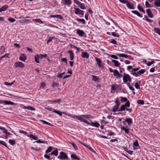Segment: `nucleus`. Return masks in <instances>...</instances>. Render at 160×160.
<instances>
[{
	"instance_id": "nucleus-1",
	"label": "nucleus",
	"mask_w": 160,
	"mask_h": 160,
	"mask_svg": "<svg viewBox=\"0 0 160 160\" xmlns=\"http://www.w3.org/2000/svg\"><path fill=\"white\" fill-rule=\"evenodd\" d=\"M116 100L115 102L116 104L114 105L112 108V111L113 112L118 111V107L119 105H120L121 102L119 101V99L118 98H117L116 99Z\"/></svg>"
},
{
	"instance_id": "nucleus-2",
	"label": "nucleus",
	"mask_w": 160,
	"mask_h": 160,
	"mask_svg": "<svg viewBox=\"0 0 160 160\" xmlns=\"http://www.w3.org/2000/svg\"><path fill=\"white\" fill-rule=\"evenodd\" d=\"M123 80V81L125 83H126L128 81L130 82H131V79L130 76L128 74H126L125 73H124Z\"/></svg>"
},
{
	"instance_id": "nucleus-3",
	"label": "nucleus",
	"mask_w": 160,
	"mask_h": 160,
	"mask_svg": "<svg viewBox=\"0 0 160 160\" xmlns=\"http://www.w3.org/2000/svg\"><path fill=\"white\" fill-rule=\"evenodd\" d=\"M59 159H65L68 158V157L66 154L64 152H60L59 155L58 157Z\"/></svg>"
},
{
	"instance_id": "nucleus-4",
	"label": "nucleus",
	"mask_w": 160,
	"mask_h": 160,
	"mask_svg": "<svg viewBox=\"0 0 160 160\" xmlns=\"http://www.w3.org/2000/svg\"><path fill=\"white\" fill-rule=\"evenodd\" d=\"M75 11L74 12L76 14L82 15L84 14V11L82 10H81L79 8H74Z\"/></svg>"
},
{
	"instance_id": "nucleus-5",
	"label": "nucleus",
	"mask_w": 160,
	"mask_h": 160,
	"mask_svg": "<svg viewBox=\"0 0 160 160\" xmlns=\"http://www.w3.org/2000/svg\"><path fill=\"white\" fill-rule=\"evenodd\" d=\"M15 66L16 68L20 67L21 68H22L25 66L24 64L20 62H15Z\"/></svg>"
},
{
	"instance_id": "nucleus-6",
	"label": "nucleus",
	"mask_w": 160,
	"mask_h": 160,
	"mask_svg": "<svg viewBox=\"0 0 160 160\" xmlns=\"http://www.w3.org/2000/svg\"><path fill=\"white\" fill-rule=\"evenodd\" d=\"M76 31H77V33L80 36L83 37L85 34V32L82 30L78 29Z\"/></svg>"
},
{
	"instance_id": "nucleus-7",
	"label": "nucleus",
	"mask_w": 160,
	"mask_h": 160,
	"mask_svg": "<svg viewBox=\"0 0 160 160\" xmlns=\"http://www.w3.org/2000/svg\"><path fill=\"white\" fill-rule=\"evenodd\" d=\"M113 75L115 76H116L118 78H121L122 77V75L120 74L118 71L116 69L114 70Z\"/></svg>"
},
{
	"instance_id": "nucleus-8",
	"label": "nucleus",
	"mask_w": 160,
	"mask_h": 160,
	"mask_svg": "<svg viewBox=\"0 0 160 160\" xmlns=\"http://www.w3.org/2000/svg\"><path fill=\"white\" fill-rule=\"evenodd\" d=\"M91 123L89 122V124H88V125H90L92 126L95 127L96 128H98L100 126V124L97 122H92L91 120H90Z\"/></svg>"
},
{
	"instance_id": "nucleus-9",
	"label": "nucleus",
	"mask_w": 160,
	"mask_h": 160,
	"mask_svg": "<svg viewBox=\"0 0 160 160\" xmlns=\"http://www.w3.org/2000/svg\"><path fill=\"white\" fill-rule=\"evenodd\" d=\"M95 60L97 62V63L98 67L101 68L102 67L101 63H102V61L100 58H98L97 57L95 58Z\"/></svg>"
},
{
	"instance_id": "nucleus-10",
	"label": "nucleus",
	"mask_w": 160,
	"mask_h": 160,
	"mask_svg": "<svg viewBox=\"0 0 160 160\" xmlns=\"http://www.w3.org/2000/svg\"><path fill=\"white\" fill-rule=\"evenodd\" d=\"M128 2L126 3V6L128 7V8L133 9L134 8L133 5L130 2H129L128 1L127 2Z\"/></svg>"
},
{
	"instance_id": "nucleus-11",
	"label": "nucleus",
	"mask_w": 160,
	"mask_h": 160,
	"mask_svg": "<svg viewBox=\"0 0 160 160\" xmlns=\"http://www.w3.org/2000/svg\"><path fill=\"white\" fill-rule=\"evenodd\" d=\"M147 13L148 15V16L150 18H152L153 15L152 12L151 11L150 9H147L146 10Z\"/></svg>"
},
{
	"instance_id": "nucleus-12",
	"label": "nucleus",
	"mask_w": 160,
	"mask_h": 160,
	"mask_svg": "<svg viewBox=\"0 0 160 160\" xmlns=\"http://www.w3.org/2000/svg\"><path fill=\"white\" fill-rule=\"evenodd\" d=\"M81 56L82 58H88L89 57V54L87 52H82Z\"/></svg>"
},
{
	"instance_id": "nucleus-13",
	"label": "nucleus",
	"mask_w": 160,
	"mask_h": 160,
	"mask_svg": "<svg viewBox=\"0 0 160 160\" xmlns=\"http://www.w3.org/2000/svg\"><path fill=\"white\" fill-rule=\"evenodd\" d=\"M68 52L70 54V60L71 61H72L74 58V55L73 52L71 50L68 51Z\"/></svg>"
},
{
	"instance_id": "nucleus-14",
	"label": "nucleus",
	"mask_w": 160,
	"mask_h": 160,
	"mask_svg": "<svg viewBox=\"0 0 160 160\" xmlns=\"http://www.w3.org/2000/svg\"><path fill=\"white\" fill-rule=\"evenodd\" d=\"M23 108L25 109H27L31 111H35V109L32 106H24L23 107Z\"/></svg>"
},
{
	"instance_id": "nucleus-15",
	"label": "nucleus",
	"mask_w": 160,
	"mask_h": 160,
	"mask_svg": "<svg viewBox=\"0 0 160 160\" xmlns=\"http://www.w3.org/2000/svg\"><path fill=\"white\" fill-rule=\"evenodd\" d=\"M19 59L21 61H24L27 59V56L22 54L21 55Z\"/></svg>"
},
{
	"instance_id": "nucleus-16",
	"label": "nucleus",
	"mask_w": 160,
	"mask_h": 160,
	"mask_svg": "<svg viewBox=\"0 0 160 160\" xmlns=\"http://www.w3.org/2000/svg\"><path fill=\"white\" fill-rule=\"evenodd\" d=\"M8 8V5H5L3 6L1 8H0V12L6 11Z\"/></svg>"
},
{
	"instance_id": "nucleus-17",
	"label": "nucleus",
	"mask_w": 160,
	"mask_h": 160,
	"mask_svg": "<svg viewBox=\"0 0 160 160\" xmlns=\"http://www.w3.org/2000/svg\"><path fill=\"white\" fill-rule=\"evenodd\" d=\"M50 18H59L60 19H63V17L60 15H51L50 16Z\"/></svg>"
},
{
	"instance_id": "nucleus-18",
	"label": "nucleus",
	"mask_w": 160,
	"mask_h": 160,
	"mask_svg": "<svg viewBox=\"0 0 160 160\" xmlns=\"http://www.w3.org/2000/svg\"><path fill=\"white\" fill-rule=\"evenodd\" d=\"M117 55L119 56V57H123L127 58L130 57L129 56H128L124 54H117Z\"/></svg>"
},
{
	"instance_id": "nucleus-19",
	"label": "nucleus",
	"mask_w": 160,
	"mask_h": 160,
	"mask_svg": "<svg viewBox=\"0 0 160 160\" xmlns=\"http://www.w3.org/2000/svg\"><path fill=\"white\" fill-rule=\"evenodd\" d=\"M62 3L65 5H69L71 3V0H62Z\"/></svg>"
},
{
	"instance_id": "nucleus-20",
	"label": "nucleus",
	"mask_w": 160,
	"mask_h": 160,
	"mask_svg": "<svg viewBox=\"0 0 160 160\" xmlns=\"http://www.w3.org/2000/svg\"><path fill=\"white\" fill-rule=\"evenodd\" d=\"M112 62L114 63V65L116 67H118L120 65V63L118 61L112 59Z\"/></svg>"
},
{
	"instance_id": "nucleus-21",
	"label": "nucleus",
	"mask_w": 160,
	"mask_h": 160,
	"mask_svg": "<svg viewBox=\"0 0 160 160\" xmlns=\"http://www.w3.org/2000/svg\"><path fill=\"white\" fill-rule=\"evenodd\" d=\"M137 8L140 11L143 12L144 13H145V10L143 9V8L139 5L138 6Z\"/></svg>"
},
{
	"instance_id": "nucleus-22",
	"label": "nucleus",
	"mask_w": 160,
	"mask_h": 160,
	"mask_svg": "<svg viewBox=\"0 0 160 160\" xmlns=\"http://www.w3.org/2000/svg\"><path fill=\"white\" fill-rule=\"evenodd\" d=\"M132 12L133 13L137 15L138 16L142 18V16L137 11H132Z\"/></svg>"
},
{
	"instance_id": "nucleus-23",
	"label": "nucleus",
	"mask_w": 160,
	"mask_h": 160,
	"mask_svg": "<svg viewBox=\"0 0 160 160\" xmlns=\"http://www.w3.org/2000/svg\"><path fill=\"white\" fill-rule=\"evenodd\" d=\"M76 20L78 22H79L83 24H85V21L83 19L77 18Z\"/></svg>"
},
{
	"instance_id": "nucleus-24",
	"label": "nucleus",
	"mask_w": 160,
	"mask_h": 160,
	"mask_svg": "<svg viewBox=\"0 0 160 160\" xmlns=\"http://www.w3.org/2000/svg\"><path fill=\"white\" fill-rule=\"evenodd\" d=\"M6 105H13L14 104V103L9 101H4V103Z\"/></svg>"
},
{
	"instance_id": "nucleus-25",
	"label": "nucleus",
	"mask_w": 160,
	"mask_h": 160,
	"mask_svg": "<svg viewBox=\"0 0 160 160\" xmlns=\"http://www.w3.org/2000/svg\"><path fill=\"white\" fill-rule=\"evenodd\" d=\"M82 116L84 118L87 119H89L90 118H92V117L90 115H82Z\"/></svg>"
},
{
	"instance_id": "nucleus-26",
	"label": "nucleus",
	"mask_w": 160,
	"mask_h": 160,
	"mask_svg": "<svg viewBox=\"0 0 160 160\" xmlns=\"http://www.w3.org/2000/svg\"><path fill=\"white\" fill-rule=\"evenodd\" d=\"M35 61L37 63H39V58H40L39 56L38 55H36L35 56Z\"/></svg>"
},
{
	"instance_id": "nucleus-27",
	"label": "nucleus",
	"mask_w": 160,
	"mask_h": 160,
	"mask_svg": "<svg viewBox=\"0 0 160 160\" xmlns=\"http://www.w3.org/2000/svg\"><path fill=\"white\" fill-rule=\"evenodd\" d=\"M71 158L74 159H77L78 160H80V159L77 156L74 154L71 155Z\"/></svg>"
},
{
	"instance_id": "nucleus-28",
	"label": "nucleus",
	"mask_w": 160,
	"mask_h": 160,
	"mask_svg": "<svg viewBox=\"0 0 160 160\" xmlns=\"http://www.w3.org/2000/svg\"><path fill=\"white\" fill-rule=\"evenodd\" d=\"M28 137H29L30 138L36 140H38V138L37 137L35 136L32 134H31L30 135H28Z\"/></svg>"
},
{
	"instance_id": "nucleus-29",
	"label": "nucleus",
	"mask_w": 160,
	"mask_h": 160,
	"mask_svg": "<svg viewBox=\"0 0 160 160\" xmlns=\"http://www.w3.org/2000/svg\"><path fill=\"white\" fill-rule=\"evenodd\" d=\"M154 4L156 6L160 7V0H156Z\"/></svg>"
},
{
	"instance_id": "nucleus-30",
	"label": "nucleus",
	"mask_w": 160,
	"mask_h": 160,
	"mask_svg": "<svg viewBox=\"0 0 160 160\" xmlns=\"http://www.w3.org/2000/svg\"><path fill=\"white\" fill-rule=\"evenodd\" d=\"M154 31L156 33L160 35V29L158 28H155L154 29Z\"/></svg>"
},
{
	"instance_id": "nucleus-31",
	"label": "nucleus",
	"mask_w": 160,
	"mask_h": 160,
	"mask_svg": "<svg viewBox=\"0 0 160 160\" xmlns=\"http://www.w3.org/2000/svg\"><path fill=\"white\" fill-rule=\"evenodd\" d=\"M126 107L124 105H122L120 107V109L118 110V112L122 111L126 109Z\"/></svg>"
},
{
	"instance_id": "nucleus-32",
	"label": "nucleus",
	"mask_w": 160,
	"mask_h": 160,
	"mask_svg": "<svg viewBox=\"0 0 160 160\" xmlns=\"http://www.w3.org/2000/svg\"><path fill=\"white\" fill-rule=\"evenodd\" d=\"M121 129L124 131L125 133L128 134L129 130L128 129H126L124 127H122L121 128Z\"/></svg>"
},
{
	"instance_id": "nucleus-33",
	"label": "nucleus",
	"mask_w": 160,
	"mask_h": 160,
	"mask_svg": "<svg viewBox=\"0 0 160 160\" xmlns=\"http://www.w3.org/2000/svg\"><path fill=\"white\" fill-rule=\"evenodd\" d=\"M125 121L127 122L128 125L131 124L132 122L131 118H127L125 120Z\"/></svg>"
},
{
	"instance_id": "nucleus-34",
	"label": "nucleus",
	"mask_w": 160,
	"mask_h": 160,
	"mask_svg": "<svg viewBox=\"0 0 160 160\" xmlns=\"http://www.w3.org/2000/svg\"><path fill=\"white\" fill-rule=\"evenodd\" d=\"M145 71L146 70L145 69H141L140 70L137 72L138 74V75L142 74L144 73Z\"/></svg>"
},
{
	"instance_id": "nucleus-35",
	"label": "nucleus",
	"mask_w": 160,
	"mask_h": 160,
	"mask_svg": "<svg viewBox=\"0 0 160 160\" xmlns=\"http://www.w3.org/2000/svg\"><path fill=\"white\" fill-rule=\"evenodd\" d=\"M92 77L93 78L92 80L96 82H98V81L99 79L97 76L94 75H92Z\"/></svg>"
},
{
	"instance_id": "nucleus-36",
	"label": "nucleus",
	"mask_w": 160,
	"mask_h": 160,
	"mask_svg": "<svg viewBox=\"0 0 160 160\" xmlns=\"http://www.w3.org/2000/svg\"><path fill=\"white\" fill-rule=\"evenodd\" d=\"M52 147L49 146L48 147V149L46 150L45 152L46 153H48L51 152L52 150Z\"/></svg>"
},
{
	"instance_id": "nucleus-37",
	"label": "nucleus",
	"mask_w": 160,
	"mask_h": 160,
	"mask_svg": "<svg viewBox=\"0 0 160 160\" xmlns=\"http://www.w3.org/2000/svg\"><path fill=\"white\" fill-rule=\"evenodd\" d=\"M145 62L146 64L148 66H150L152 64L154 63L155 62L154 61H152L151 62H147V61L145 60Z\"/></svg>"
},
{
	"instance_id": "nucleus-38",
	"label": "nucleus",
	"mask_w": 160,
	"mask_h": 160,
	"mask_svg": "<svg viewBox=\"0 0 160 160\" xmlns=\"http://www.w3.org/2000/svg\"><path fill=\"white\" fill-rule=\"evenodd\" d=\"M15 140H14L10 139L9 140V143L12 145H13L15 144Z\"/></svg>"
},
{
	"instance_id": "nucleus-39",
	"label": "nucleus",
	"mask_w": 160,
	"mask_h": 160,
	"mask_svg": "<svg viewBox=\"0 0 160 160\" xmlns=\"http://www.w3.org/2000/svg\"><path fill=\"white\" fill-rule=\"evenodd\" d=\"M79 7L80 8L82 9H85V5L83 3H81L79 5Z\"/></svg>"
},
{
	"instance_id": "nucleus-40",
	"label": "nucleus",
	"mask_w": 160,
	"mask_h": 160,
	"mask_svg": "<svg viewBox=\"0 0 160 160\" xmlns=\"http://www.w3.org/2000/svg\"><path fill=\"white\" fill-rule=\"evenodd\" d=\"M128 101V99L126 98L122 97L121 99V102H127Z\"/></svg>"
},
{
	"instance_id": "nucleus-41",
	"label": "nucleus",
	"mask_w": 160,
	"mask_h": 160,
	"mask_svg": "<svg viewBox=\"0 0 160 160\" xmlns=\"http://www.w3.org/2000/svg\"><path fill=\"white\" fill-rule=\"evenodd\" d=\"M53 112L59 115L60 116H62V113L59 111H57L56 110L54 109L53 110Z\"/></svg>"
},
{
	"instance_id": "nucleus-42",
	"label": "nucleus",
	"mask_w": 160,
	"mask_h": 160,
	"mask_svg": "<svg viewBox=\"0 0 160 160\" xmlns=\"http://www.w3.org/2000/svg\"><path fill=\"white\" fill-rule=\"evenodd\" d=\"M35 21L38 22V23L43 24V22L40 19L38 18V19H36L34 20Z\"/></svg>"
},
{
	"instance_id": "nucleus-43",
	"label": "nucleus",
	"mask_w": 160,
	"mask_h": 160,
	"mask_svg": "<svg viewBox=\"0 0 160 160\" xmlns=\"http://www.w3.org/2000/svg\"><path fill=\"white\" fill-rule=\"evenodd\" d=\"M68 115L72 118H76L77 119L78 116H76L75 115H72V114H68Z\"/></svg>"
},
{
	"instance_id": "nucleus-44",
	"label": "nucleus",
	"mask_w": 160,
	"mask_h": 160,
	"mask_svg": "<svg viewBox=\"0 0 160 160\" xmlns=\"http://www.w3.org/2000/svg\"><path fill=\"white\" fill-rule=\"evenodd\" d=\"M48 55L46 54H45L44 55L40 54L39 55L40 58L42 59L43 58H46L47 57Z\"/></svg>"
},
{
	"instance_id": "nucleus-45",
	"label": "nucleus",
	"mask_w": 160,
	"mask_h": 160,
	"mask_svg": "<svg viewBox=\"0 0 160 160\" xmlns=\"http://www.w3.org/2000/svg\"><path fill=\"white\" fill-rule=\"evenodd\" d=\"M124 105L126 107H129L130 106V102L129 101H127V102L125 103V105Z\"/></svg>"
},
{
	"instance_id": "nucleus-46",
	"label": "nucleus",
	"mask_w": 160,
	"mask_h": 160,
	"mask_svg": "<svg viewBox=\"0 0 160 160\" xmlns=\"http://www.w3.org/2000/svg\"><path fill=\"white\" fill-rule=\"evenodd\" d=\"M145 5L146 7L148 8L151 7V5L149 3L148 1H146L145 2Z\"/></svg>"
},
{
	"instance_id": "nucleus-47",
	"label": "nucleus",
	"mask_w": 160,
	"mask_h": 160,
	"mask_svg": "<svg viewBox=\"0 0 160 160\" xmlns=\"http://www.w3.org/2000/svg\"><path fill=\"white\" fill-rule=\"evenodd\" d=\"M0 144L3 145L6 147H8L6 143L3 141L0 140Z\"/></svg>"
},
{
	"instance_id": "nucleus-48",
	"label": "nucleus",
	"mask_w": 160,
	"mask_h": 160,
	"mask_svg": "<svg viewBox=\"0 0 160 160\" xmlns=\"http://www.w3.org/2000/svg\"><path fill=\"white\" fill-rule=\"evenodd\" d=\"M112 35L114 37H119V35L118 34V33H116L115 32H112Z\"/></svg>"
},
{
	"instance_id": "nucleus-49",
	"label": "nucleus",
	"mask_w": 160,
	"mask_h": 160,
	"mask_svg": "<svg viewBox=\"0 0 160 160\" xmlns=\"http://www.w3.org/2000/svg\"><path fill=\"white\" fill-rule=\"evenodd\" d=\"M59 85L58 83L55 82H53L52 84V87L54 88L55 87H58Z\"/></svg>"
},
{
	"instance_id": "nucleus-50",
	"label": "nucleus",
	"mask_w": 160,
	"mask_h": 160,
	"mask_svg": "<svg viewBox=\"0 0 160 160\" xmlns=\"http://www.w3.org/2000/svg\"><path fill=\"white\" fill-rule=\"evenodd\" d=\"M82 122H83L87 124H89V122H88L87 120H86L85 119H84V118H82Z\"/></svg>"
},
{
	"instance_id": "nucleus-51",
	"label": "nucleus",
	"mask_w": 160,
	"mask_h": 160,
	"mask_svg": "<svg viewBox=\"0 0 160 160\" xmlns=\"http://www.w3.org/2000/svg\"><path fill=\"white\" fill-rule=\"evenodd\" d=\"M53 155L55 156H57L58 154V152L57 151V149H56L55 150H54L53 151Z\"/></svg>"
},
{
	"instance_id": "nucleus-52",
	"label": "nucleus",
	"mask_w": 160,
	"mask_h": 160,
	"mask_svg": "<svg viewBox=\"0 0 160 160\" xmlns=\"http://www.w3.org/2000/svg\"><path fill=\"white\" fill-rule=\"evenodd\" d=\"M110 42L114 44H117V42L113 39H111Z\"/></svg>"
},
{
	"instance_id": "nucleus-53",
	"label": "nucleus",
	"mask_w": 160,
	"mask_h": 160,
	"mask_svg": "<svg viewBox=\"0 0 160 160\" xmlns=\"http://www.w3.org/2000/svg\"><path fill=\"white\" fill-rule=\"evenodd\" d=\"M138 103L141 105H143L144 104L143 100H139L137 101Z\"/></svg>"
},
{
	"instance_id": "nucleus-54",
	"label": "nucleus",
	"mask_w": 160,
	"mask_h": 160,
	"mask_svg": "<svg viewBox=\"0 0 160 160\" xmlns=\"http://www.w3.org/2000/svg\"><path fill=\"white\" fill-rule=\"evenodd\" d=\"M14 81L10 83H8L7 82H4V84L7 86H8V85L11 86L13 84V83H14Z\"/></svg>"
},
{
	"instance_id": "nucleus-55",
	"label": "nucleus",
	"mask_w": 160,
	"mask_h": 160,
	"mask_svg": "<svg viewBox=\"0 0 160 160\" xmlns=\"http://www.w3.org/2000/svg\"><path fill=\"white\" fill-rule=\"evenodd\" d=\"M54 38L53 37H49V39L48 40L47 42V44H48V43H49L50 42H51L52 39Z\"/></svg>"
},
{
	"instance_id": "nucleus-56",
	"label": "nucleus",
	"mask_w": 160,
	"mask_h": 160,
	"mask_svg": "<svg viewBox=\"0 0 160 160\" xmlns=\"http://www.w3.org/2000/svg\"><path fill=\"white\" fill-rule=\"evenodd\" d=\"M135 88L137 89H140L139 85L138 84V82H136L135 84Z\"/></svg>"
},
{
	"instance_id": "nucleus-57",
	"label": "nucleus",
	"mask_w": 160,
	"mask_h": 160,
	"mask_svg": "<svg viewBox=\"0 0 160 160\" xmlns=\"http://www.w3.org/2000/svg\"><path fill=\"white\" fill-rule=\"evenodd\" d=\"M83 118V117L82 116V115L81 116H78L77 119L82 122Z\"/></svg>"
},
{
	"instance_id": "nucleus-58",
	"label": "nucleus",
	"mask_w": 160,
	"mask_h": 160,
	"mask_svg": "<svg viewBox=\"0 0 160 160\" xmlns=\"http://www.w3.org/2000/svg\"><path fill=\"white\" fill-rule=\"evenodd\" d=\"M8 20L11 22H13L15 21V20L13 18H10L8 19Z\"/></svg>"
},
{
	"instance_id": "nucleus-59",
	"label": "nucleus",
	"mask_w": 160,
	"mask_h": 160,
	"mask_svg": "<svg viewBox=\"0 0 160 160\" xmlns=\"http://www.w3.org/2000/svg\"><path fill=\"white\" fill-rule=\"evenodd\" d=\"M47 142L46 141L43 142L42 141H41L40 140H38L34 142H37L38 143H45Z\"/></svg>"
},
{
	"instance_id": "nucleus-60",
	"label": "nucleus",
	"mask_w": 160,
	"mask_h": 160,
	"mask_svg": "<svg viewBox=\"0 0 160 160\" xmlns=\"http://www.w3.org/2000/svg\"><path fill=\"white\" fill-rule=\"evenodd\" d=\"M110 56L112 58H113V59H118V58L115 55H110Z\"/></svg>"
},
{
	"instance_id": "nucleus-61",
	"label": "nucleus",
	"mask_w": 160,
	"mask_h": 160,
	"mask_svg": "<svg viewBox=\"0 0 160 160\" xmlns=\"http://www.w3.org/2000/svg\"><path fill=\"white\" fill-rule=\"evenodd\" d=\"M120 2L122 3L125 4L127 2L128 0H119Z\"/></svg>"
},
{
	"instance_id": "nucleus-62",
	"label": "nucleus",
	"mask_w": 160,
	"mask_h": 160,
	"mask_svg": "<svg viewBox=\"0 0 160 160\" xmlns=\"http://www.w3.org/2000/svg\"><path fill=\"white\" fill-rule=\"evenodd\" d=\"M145 18H146V20L147 21V22H152V20L148 18L147 16H145Z\"/></svg>"
},
{
	"instance_id": "nucleus-63",
	"label": "nucleus",
	"mask_w": 160,
	"mask_h": 160,
	"mask_svg": "<svg viewBox=\"0 0 160 160\" xmlns=\"http://www.w3.org/2000/svg\"><path fill=\"white\" fill-rule=\"evenodd\" d=\"M61 101V99H58L57 100H54L52 101V102H54L59 103Z\"/></svg>"
},
{
	"instance_id": "nucleus-64",
	"label": "nucleus",
	"mask_w": 160,
	"mask_h": 160,
	"mask_svg": "<svg viewBox=\"0 0 160 160\" xmlns=\"http://www.w3.org/2000/svg\"><path fill=\"white\" fill-rule=\"evenodd\" d=\"M71 143V144L72 145V146L74 148V149L76 150H77L78 149V148L76 146V145L75 144L72 143V142H71L70 143Z\"/></svg>"
}]
</instances>
